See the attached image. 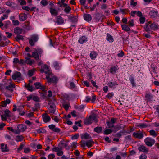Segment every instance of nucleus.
<instances>
[{
    "label": "nucleus",
    "instance_id": "nucleus-1",
    "mask_svg": "<svg viewBox=\"0 0 159 159\" xmlns=\"http://www.w3.org/2000/svg\"><path fill=\"white\" fill-rule=\"evenodd\" d=\"M46 78L49 83H52L54 85L56 84L58 81L57 78L53 75L52 73H49L47 75Z\"/></svg>",
    "mask_w": 159,
    "mask_h": 159
},
{
    "label": "nucleus",
    "instance_id": "nucleus-2",
    "mask_svg": "<svg viewBox=\"0 0 159 159\" xmlns=\"http://www.w3.org/2000/svg\"><path fill=\"white\" fill-rule=\"evenodd\" d=\"M28 39L30 44L31 46H33L34 45L35 43L38 41V36L37 34H34L31 35L30 38Z\"/></svg>",
    "mask_w": 159,
    "mask_h": 159
},
{
    "label": "nucleus",
    "instance_id": "nucleus-3",
    "mask_svg": "<svg viewBox=\"0 0 159 159\" xmlns=\"http://www.w3.org/2000/svg\"><path fill=\"white\" fill-rule=\"evenodd\" d=\"M4 114L1 115V117L2 121H5L7 120V118H8L11 116V113L8 109H6L4 111Z\"/></svg>",
    "mask_w": 159,
    "mask_h": 159
},
{
    "label": "nucleus",
    "instance_id": "nucleus-4",
    "mask_svg": "<svg viewBox=\"0 0 159 159\" xmlns=\"http://www.w3.org/2000/svg\"><path fill=\"white\" fill-rule=\"evenodd\" d=\"M15 87V85L13 84H11L9 85L6 87V89L7 90V91L5 93V96L7 97H11L10 94H8L7 93H11L13 91L12 89Z\"/></svg>",
    "mask_w": 159,
    "mask_h": 159
},
{
    "label": "nucleus",
    "instance_id": "nucleus-5",
    "mask_svg": "<svg viewBox=\"0 0 159 159\" xmlns=\"http://www.w3.org/2000/svg\"><path fill=\"white\" fill-rule=\"evenodd\" d=\"M27 128L26 126L25 125L19 124L18 125L17 127V134H19L20 132L25 131Z\"/></svg>",
    "mask_w": 159,
    "mask_h": 159
},
{
    "label": "nucleus",
    "instance_id": "nucleus-6",
    "mask_svg": "<svg viewBox=\"0 0 159 159\" xmlns=\"http://www.w3.org/2000/svg\"><path fill=\"white\" fill-rule=\"evenodd\" d=\"M49 71L50 69L48 66L46 64H44L42 66V69L40 70L42 73H45L47 75L49 73H52Z\"/></svg>",
    "mask_w": 159,
    "mask_h": 159
},
{
    "label": "nucleus",
    "instance_id": "nucleus-7",
    "mask_svg": "<svg viewBox=\"0 0 159 159\" xmlns=\"http://www.w3.org/2000/svg\"><path fill=\"white\" fill-rule=\"evenodd\" d=\"M49 113L50 114H53L55 111L56 106L55 105L52 103H49Z\"/></svg>",
    "mask_w": 159,
    "mask_h": 159
},
{
    "label": "nucleus",
    "instance_id": "nucleus-8",
    "mask_svg": "<svg viewBox=\"0 0 159 159\" xmlns=\"http://www.w3.org/2000/svg\"><path fill=\"white\" fill-rule=\"evenodd\" d=\"M68 142L69 141H67V142H66L64 140L61 141L59 143L58 146L61 149L64 147L66 148V149H69L70 148L68 146V144L66 143V142Z\"/></svg>",
    "mask_w": 159,
    "mask_h": 159
},
{
    "label": "nucleus",
    "instance_id": "nucleus-9",
    "mask_svg": "<svg viewBox=\"0 0 159 159\" xmlns=\"http://www.w3.org/2000/svg\"><path fill=\"white\" fill-rule=\"evenodd\" d=\"M149 14L152 18H154L158 16V11L157 10H153L150 11Z\"/></svg>",
    "mask_w": 159,
    "mask_h": 159
},
{
    "label": "nucleus",
    "instance_id": "nucleus-10",
    "mask_svg": "<svg viewBox=\"0 0 159 159\" xmlns=\"http://www.w3.org/2000/svg\"><path fill=\"white\" fill-rule=\"evenodd\" d=\"M5 4L11 8L15 9L17 7L16 4L14 2L9 0L5 2Z\"/></svg>",
    "mask_w": 159,
    "mask_h": 159
},
{
    "label": "nucleus",
    "instance_id": "nucleus-11",
    "mask_svg": "<svg viewBox=\"0 0 159 159\" xmlns=\"http://www.w3.org/2000/svg\"><path fill=\"white\" fill-rule=\"evenodd\" d=\"M133 135L136 138L140 139L143 138L144 133L142 132H134L133 133Z\"/></svg>",
    "mask_w": 159,
    "mask_h": 159
},
{
    "label": "nucleus",
    "instance_id": "nucleus-12",
    "mask_svg": "<svg viewBox=\"0 0 159 159\" xmlns=\"http://www.w3.org/2000/svg\"><path fill=\"white\" fill-rule=\"evenodd\" d=\"M48 127L51 130L54 132L59 133L61 131V129L59 128L56 127L53 124L49 125Z\"/></svg>",
    "mask_w": 159,
    "mask_h": 159
},
{
    "label": "nucleus",
    "instance_id": "nucleus-13",
    "mask_svg": "<svg viewBox=\"0 0 159 159\" xmlns=\"http://www.w3.org/2000/svg\"><path fill=\"white\" fill-rule=\"evenodd\" d=\"M21 75V74L20 72H16L12 75V77L13 80L16 81L20 80Z\"/></svg>",
    "mask_w": 159,
    "mask_h": 159
},
{
    "label": "nucleus",
    "instance_id": "nucleus-14",
    "mask_svg": "<svg viewBox=\"0 0 159 159\" xmlns=\"http://www.w3.org/2000/svg\"><path fill=\"white\" fill-rule=\"evenodd\" d=\"M138 149L140 152H142L144 153H147L148 152V149L142 145H140Z\"/></svg>",
    "mask_w": 159,
    "mask_h": 159
},
{
    "label": "nucleus",
    "instance_id": "nucleus-15",
    "mask_svg": "<svg viewBox=\"0 0 159 159\" xmlns=\"http://www.w3.org/2000/svg\"><path fill=\"white\" fill-rule=\"evenodd\" d=\"M25 63L30 65H31L34 63V60L30 58L25 57Z\"/></svg>",
    "mask_w": 159,
    "mask_h": 159
},
{
    "label": "nucleus",
    "instance_id": "nucleus-16",
    "mask_svg": "<svg viewBox=\"0 0 159 159\" xmlns=\"http://www.w3.org/2000/svg\"><path fill=\"white\" fill-rule=\"evenodd\" d=\"M144 142L147 145L151 147L155 143L154 140H144Z\"/></svg>",
    "mask_w": 159,
    "mask_h": 159
},
{
    "label": "nucleus",
    "instance_id": "nucleus-17",
    "mask_svg": "<svg viewBox=\"0 0 159 159\" xmlns=\"http://www.w3.org/2000/svg\"><path fill=\"white\" fill-rule=\"evenodd\" d=\"M56 23L57 24H61L64 23L63 18L60 16H58L57 17Z\"/></svg>",
    "mask_w": 159,
    "mask_h": 159
},
{
    "label": "nucleus",
    "instance_id": "nucleus-18",
    "mask_svg": "<svg viewBox=\"0 0 159 159\" xmlns=\"http://www.w3.org/2000/svg\"><path fill=\"white\" fill-rule=\"evenodd\" d=\"M68 19L73 22H76L77 21V17L73 15L68 16Z\"/></svg>",
    "mask_w": 159,
    "mask_h": 159
},
{
    "label": "nucleus",
    "instance_id": "nucleus-19",
    "mask_svg": "<svg viewBox=\"0 0 159 159\" xmlns=\"http://www.w3.org/2000/svg\"><path fill=\"white\" fill-rule=\"evenodd\" d=\"M119 69V68L117 65L111 67L110 69V72L112 74H114Z\"/></svg>",
    "mask_w": 159,
    "mask_h": 159
},
{
    "label": "nucleus",
    "instance_id": "nucleus-20",
    "mask_svg": "<svg viewBox=\"0 0 159 159\" xmlns=\"http://www.w3.org/2000/svg\"><path fill=\"white\" fill-rule=\"evenodd\" d=\"M10 102L9 99H7L5 101H2L1 102L0 106L2 107H6L7 104H9L10 103Z\"/></svg>",
    "mask_w": 159,
    "mask_h": 159
},
{
    "label": "nucleus",
    "instance_id": "nucleus-21",
    "mask_svg": "<svg viewBox=\"0 0 159 159\" xmlns=\"http://www.w3.org/2000/svg\"><path fill=\"white\" fill-rule=\"evenodd\" d=\"M87 41V39L85 36H83L79 38L78 42L80 44H83Z\"/></svg>",
    "mask_w": 159,
    "mask_h": 159
},
{
    "label": "nucleus",
    "instance_id": "nucleus-22",
    "mask_svg": "<svg viewBox=\"0 0 159 159\" xmlns=\"http://www.w3.org/2000/svg\"><path fill=\"white\" fill-rule=\"evenodd\" d=\"M43 120L45 123L49 122L51 120V118L50 117L46 114H45L43 115Z\"/></svg>",
    "mask_w": 159,
    "mask_h": 159
},
{
    "label": "nucleus",
    "instance_id": "nucleus-23",
    "mask_svg": "<svg viewBox=\"0 0 159 159\" xmlns=\"http://www.w3.org/2000/svg\"><path fill=\"white\" fill-rule=\"evenodd\" d=\"M89 117L92 121L93 120L95 123L98 122L97 116L96 114L93 113Z\"/></svg>",
    "mask_w": 159,
    "mask_h": 159
},
{
    "label": "nucleus",
    "instance_id": "nucleus-24",
    "mask_svg": "<svg viewBox=\"0 0 159 159\" xmlns=\"http://www.w3.org/2000/svg\"><path fill=\"white\" fill-rule=\"evenodd\" d=\"M27 18V16L25 13H22L19 15V19L21 21H24Z\"/></svg>",
    "mask_w": 159,
    "mask_h": 159
},
{
    "label": "nucleus",
    "instance_id": "nucleus-25",
    "mask_svg": "<svg viewBox=\"0 0 159 159\" xmlns=\"http://www.w3.org/2000/svg\"><path fill=\"white\" fill-rule=\"evenodd\" d=\"M1 149L2 150L3 152H8L9 150L7 148V145H4V144L2 143L1 144Z\"/></svg>",
    "mask_w": 159,
    "mask_h": 159
},
{
    "label": "nucleus",
    "instance_id": "nucleus-26",
    "mask_svg": "<svg viewBox=\"0 0 159 159\" xmlns=\"http://www.w3.org/2000/svg\"><path fill=\"white\" fill-rule=\"evenodd\" d=\"M14 31L16 34L17 35H19L22 32L23 30L19 27H16L14 29Z\"/></svg>",
    "mask_w": 159,
    "mask_h": 159
},
{
    "label": "nucleus",
    "instance_id": "nucleus-27",
    "mask_svg": "<svg viewBox=\"0 0 159 159\" xmlns=\"http://www.w3.org/2000/svg\"><path fill=\"white\" fill-rule=\"evenodd\" d=\"M11 25V23L10 21H6L4 23L3 26L2 28V30H4L5 29H7Z\"/></svg>",
    "mask_w": 159,
    "mask_h": 159
},
{
    "label": "nucleus",
    "instance_id": "nucleus-28",
    "mask_svg": "<svg viewBox=\"0 0 159 159\" xmlns=\"http://www.w3.org/2000/svg\"><path fill=\"white\" fill-rule=\"evenodd\" d=\"M98 54L97 52L94 51L91 52L90 56L92 59H95L97 56Z\"/></svg>",
    "mask_w": 159,
    "mask_h": 159
},
{
    "label": "nucleus",
    "instance_id": "nucleus-29",
    "mask_svg": "<svg viewBox=\"0 0 159 159\" xmlns=\"http://www.w3.org/2000/svg\"><path fill=\"white\" fill-rule=\"evenodd\" d=\"M84 19L88 21H90L92 19L91 16L89 14H85L84 15Z\"/></svg>",
    "mask_w": 159,
    "mask_h": 159
},
{
    "label": "nucleus",
    "instance_id": "nucleus-30",
    "mask_svg": "<svg viewBox=\"0 0 159 159\" xmlns=\"http://www.w3.org/2000/svg\"><path fill=\"white\" fill-rule=\"evenodd\" d=\"M50 12L52 15H57L58 14V11L56 9L50 7Z\"/></svg>",
    "mask_w": 159,
    "mask_h": 159
},
{
    "label": "nucleus",
    "instance_id": "nucleus-31",
    "mask_svg": "<svg viewBox=\"0 0 159 159\" xmlns=\"http://www.w3.org/2000/svg\"><path fill=\"white\" fill-rule=\"evenodd\" d=\"M62 106L63 108L66 111H67L69 107H70V104L69 102H65L62 104Z\"/></svg>",
    "mask_w": 159,
    "mask_h": 159
},
{
    "label": "nucleus",
    "instance_id": "nucleus-32",
    "mask_svg": "<svg viewBox=\"0 0 159 159\" xmlns=\"http://www.w3.org/2000/svg\"><path fill=\"white\" fill-rule=\"evenodd\" d=\"M92 121L90 117L87 119L84 120V123L86 125H89L91 124L92 123Z\"/></svg>",
    "mask_w": 159,
    "mask_h": 159
},
{
    "label": "nucleus",
    "instance_id": "nucleus-33",
    "mask_svg": "<svg viewBox=\"0 0 159 159\" xmlns=\"http://www.w3.org/2000/svg\"><path fill=\"white\" fill-rule=\"evenodd\" d=\"M130 83L132 87L136 86V84L135 82L134 79L133 77H131L129 78Z\"/></svg>",
    "mask_w": 159,
    "mask_h": 159
},
{
    "label": "nucleus",
    "instance_id": "nucleus-34",
    "mask_svg": "<svg viewBox=\"0 0 159 159\" xmlns=\"http://www.w3.org/2000/svg\"><path fill=\"white\" fill-rule=\"evenodd\" d=\"M53 65L56 69L59 70L61 66L60 63L57 61H55L53 63Z\"/></svg>",
    "mask_w": 159,
    "mask_h": 159
},
{
    "label": "nucleus",
    "instance_id": "nucleus-35",
    "mask_svg": "<svg viewBox=\"0 0 159 159\" xmlns=\"http://www.w3.org/2000/svg\"><path fill=\"white\" fill-rule=\"evenodd\" d=\"M94 142L92 141V140H89L86 142V145L88 148H90L92 146L93 144H94Z\"/></svg>",
    "mask_w": 159,
    "mask_h": 159
},
{
    "label": "nucleus",
    "instance_id": "nucleus-36",
    "mask_svg": "<svg viewBox=\"0 0 159 159\" xmlns=\"http://www.w3.org/2000/svg\"><path fill=\"white\" fill-rule=\"evenodd\" d=\"M122 28L124 30L126 31H128L130 30V28L127 25H123L121 26Z\"/></svg>",
    "mask_w": 159,
    "mask_h": 159
},
{
    "label": "nucleus",
    "instance_id": "nucleus-37",
    "mask_svg": "<svg viewBox=\"0 0 159 159\" xmlns=\"http://www.w3.org/2000/svg\"><path fill=\"white\" fill-rule=\"evenodd\" d=\"M107 40L110 42H113L114 39L112 36H111L109 34H107L106 37Z\"/></svg>",
    "mask_w": 159,
    "mask_h": 159
},
{
    "label": "nucleus",
    "instance_id": "nucleus-38",
    "mask_svg": "<svg viewBox=\"0 0 159 159\" xmlns=\"http://www.w3.org/2000/svg\"><path fill=\"white\" fill-rule=\"evenodd\" d=\"M32 57H34L35 59L37 60L39 59V56L35 50L34 52H32Z\"/></svg>",
    "mask_w": 159,
    "mask_h": 159
},
{
    "label": "nucleus",
    "instance_id": "nucleus-39",
    "mask_svg": "<svg viewBox=\"0 0 159 159\" xmlns=\"http://www.w3.org/2000/svg\"><path fill=\"white\" fill-rule=\"evenodd\" d=\"M36 71L35 68H33L28 71V75L30 76H32Z\"/></svg>",
    "mask_w": 159,
    "mask_h": 159
},
{
    "label": "nucleus",
    "instance_id": "nucleus-40",
    "mask_svg": "<svg viewBox=\"0 0 159 159\" xmlns=\"http://www.w3.org/2000/svg\"><path fill=\"white\" fill-rule=\"evenodd\" d=\"M118 84L117 82H115L113 83L111 82H110L108 83V85L109 87L111 88L114 87L116 85H118Z\"/></svg>",
    "mask_w": 159,
    "mask_h": 159
},
{
    "label": "nucleus",
    "instance_id": "nucleus-41",
    "mask_svg": "<svg viewBox=\"0 0 159 159\" xmlns=\"http://www.w3.org/2000/svg\"><path fill=\"white\" fill-rule=\"evenodd\" d=\"M90 138L89 135L87 133H85L84 134L81 135V138L82 139H88Z\"/></svg>",
    "mask_w": 159,
    "mask_h": 159
},
{
    "label": "nucleus",
    "instance_id": "nucleus-42",
    "mask_svg": "<svg viewBox=\"0 0 159 159\" xmlns=\"http://www.w3.org/2000/svg\"><path fill=\"white\" fill-rule=\"evenodd\" d=\"M37 132L38 133H44L46 132V130L43 128H40L39 129L36 130Z\"/></svg>",
    "mask_w": 159,
    "mask_h": 159
},
{
    "label": "nucleus",
    "instance_id": "nucleus-43",
    "mask_svg": "<svg viewBox=\"0 0 159 159\" xmlns=\"http://www.w3.org/2000/svg\"><path fill=\"white\" fill-rule=\"evenodd\" d=\"M102 130V127H96L94 129V131L98 133H100L101 132Z\"/></svg>",
    "mask_w": 159,
    "mask_h": 159
},
{
    "label": "nucleus",
    "instance_id": "nucleus-44",
    "mask_svg": "<svg viewBox=\"0 0 159 159\" xmlns=\"http://www.w3.org/2000/svg\"><path fill=\"white\" fill-rule=\"evenodd\" d=\"M71 10V8L70 7V6H67L65 8L64 11L66 13L68 14L70 11Z\"/></svg>",
    "mask_w": 159,
    "mask_h": 159
},
{
    "label": "nucleus",
    "instance_id": "nucleus-45",
    "mask_svg": "<svg viewBox=\"0 0 159 159\" xmlns=\"http://www.w3.org/2000/svg\"><path fill=\"white\" fill-rule=\"evenodd\" d=\"M113 131V130H112L111 129H106L104 133L103 134H109L111 133Z\"/></svg>",
    "mask_w": 159,
    "mask_h": 159
},
{
    "label": "nucleus",
    "instance_id": "nucleus-46",
    "mask_svg": "<svg viewBox=\"0 0 159 159\" xmlns=\"http://www.w3.org/2000/svg\"><path fill=\"white\" fill-rule=\"evenodd\" d=\"M150 25L149 24H148L145 26L144 29L146 31L148 32L151 30V28L150 27Z\"/></svg>",
    "mask_w": 159,
    "mask_h": 159
},
{
    "label": "nucleus",
    "instance_id": "nucleus-47",
    "mask_svg": "<svg viewBox=\"0 0 159 159\" xmlns=\"http://www.w3.org/2000/svg\"><path fill=\"white\" fill-rule=\"evenodd\" d=\"M145 97L148 100H150L152 98L153 96L150 93H146L145 95Z\"/></svg>",
    "mask_w": 159,
    "mask_h": 159
},
{
    "label": "nucleus",
    "instance_id": "nucleus-48",
    "mask_svg": "<svg viewBox=\"0 0 159 159\" xmlns=\"http://www.w3.org/2000/svg\"><path fill=\"white\" fill-rule=\"evenodd\" d=\"M35 51L38 53L39 56L41 57V55L43 52V51L41 49H38L35 50Z\"/></svg>",
    "mask_w": 159,
    "mask_h": 159
},
{
    "label": "nucleus",
    "instance_id": "nucleus-49",
    "mask_svg": "<svg viewBox=\"0 0 159 159\" xmlns=\"http://www.w3.org/2000/svg\"><path fill=\"white\" fill-rule=\"evenodd\" d=\"M149 133L151 135L153 136L154 137H155L157 136V134L156 132L153 130H152L149 131Z\"/></svg>",
    "mask_w": 159,
    "mask_h": 159
},
{
    "label": "nucleus",
    "instance_id": "nucleus-50",
    "mask_svg": "<svg viewBox=\"0 0 159 159\" xmlns=\"http://www.w3.org/2000/svg\"><path fill=\"white\" fill-rule=\"evenodd\" d=\"M15 39L17 41H19L20 40H23L24 39L23 36L19 35H17Z\"/></svg>",
    "mask_w": 159,
    "mask_h": 159
},
{
    "label": "nucleus",
    "instance_id": "nucleus-51",
    "mask_svg": "<svg viewBox=\"0 0 159 159\" xmlns=\"http://www.w3.org/2000/svg\"><path fill=\"white\" fill-rule=\"evenodd\" d=\"M7 129L12 132L13 133L16 134H17V130L16 129H13L12 127H8L7 128Z\"/></svg>",
    "mask_w": 159,
    "mask_h": 159
},
{
    "label": "nucleus",
    "instance_id": "nucleus-52",
    "mask_svg": "<svg viewBox=\"0 0 159 159\" xmlns=\"http://www.w3.org/2000/svg\"><path fill=\"white\" fill-rule=\"evenodd\" d=\"M150 27L151 28V29L154 30L157 28V25L155 24H150Z\"/></svg>",
    "mask_w": 159,
    "mask_h": 159
},
{
    "label": "nucleus",
    "instance_id": "nucleus-53",
    "mask_svg": "<svg viewBox=\"0 0 159 159\" xmlns=\"http://www.w3.org/2000/svg\"><path fill=\"white\" fill-rule=\"evenodd\" d=\"M107 124L108 127L109 128H111L114 127V125L110 121L107 122Z\"/></svg>",
    "mask_w": 159,
    "mask_h": 159
},
{
    "label": "nucleus",
    "instance_id": "nucleus-54",
    "mask_svg": "<svg viewBox=\"0 0 159 159\" xmlns=\"http://www.w3.org/2000/svg\"><path fill=\"white\" fill-rule=\"evenodd\" d=\"M40 4L43 6H45L48 5V2L46 0H42Z\"/></svg>",
    "mask_w": 159,
    "mask_h": 159
},
{
    "label": "nucleus",
    "instance_id": "nucleus-55",
    "mask_svg": "<svg viewBox=\"0 0 159 159\" xmlns=\"http://www.w3.org/2000/svg\"><path fill=\"white\" fill-rule=\"evenodd\" d=\"M34 85L35 86L36 88L37 89H38L40 88V87H41V84L39 82H36L34 83Z\"/></svg>",
    "mask_w": 159,
    "mask_h": 159
},
{
    "label": "nucleus",
    "instance_id": "nucleus-56",
    "mask_svg": "<svg viewBox=\"0 0 159 159\" xmlns=\"http://www.w3.org/2000/svg\"><path fill=\"white\" fill-rule=\"evenodd\" d=\"M120 11L122 14H126L128 11V10L125 9H120Z\"/></svg>",
    "mask_w": 159,
    "mask_h": 159
},
{
    "label": "nucleus",
    "instance_id": "nucleus-57",
    "mask_svg": "<svg viewBox=\"0 0 159 159\" xmlns=\"http://www.w3.org/2000/svg\"><path fill=\"white\" fill-rule=\"evenodd\" d=\"M114 95L113 93H109L107 95L106 97L108 99L111 98Z\"/></svg>",
    "mask_w": 159,
    "mask_h": 159
},
{
    "label": "nucleus",
    "instance_id": "nucleus-58",
    "mask_svg": "<svg viewBox=\"0 0 159 159\" xmlns=\"http://www.w3.org/2000/svg\"><path fill=\"white\" fill-rule=\"evenodd\" d=\"M77 143L76 142L73 143L71 145V147L73 149H75L77 147Z\"/></svg>",
    "mask_w": 159,
    "mask_h": 159
},
{
    "label": "nucleus",
    "instance_id": "nucleus-59",
    "mask_svg": "<svg viewBox=\"0 0 159 159\" xmlns=\"http://www.w3.org/2000/svg\"><path fill=\"white\" fill-rule=\"evenodd\" d=\"M147 156L145 154H142L139 157V159H146Z\"/></svg>",
    "mask_w": 159,
    "mask_h": 159
},
{
    "label": "nucleus",
    "instance_id": "nucleus-60",
    "mask_svg": "<svg viewBox=\"0 0 159 159\" xmlns=\"http://www.w3.org/2000/svg\"><path fill=\"white\" fill-rule=\"evenodd\" d=\"M13 25H17L19 24V21L17 20H13L12 21Z\"/></svg>",
    "mask_w": 159,
    "mask_h": 159
},
{
    "label": "nucleus",
    "instance_id": "nucleus-61",
    "mask_svg": "<svg viewBox=\"0 0 159 159\" xmlns=\"http://www.w3.org/2000/svg\"><path fill=\"white\" fill-rule=\"evenodd\" d=\"M130 4L131 5L134 7L136 5L137 3L136 2H134V0H131Z\"/></svg>",
    "mask_w": 159,
    "mask_h": 159
},
{
    "label": "nucleus",
    "instance_id": "nucleus-62",
    "mask_svg": "<svg viewBox=\"0 0 159 159\" xmlns=\"http://www.w3.org/2000/svg\"><path fill=\"white\" fill-rule=\"evenodd\" d=\"M19 2L21 5H25L26 4V2L24 0H19Z\"/></svg>",
    "mask_w": 159,
    "mask_h": 159
},
{
    "label": "nucleus",
    "instance_id": "nucleus-63",
    "mask_svg": "<svg viewBox=\"0 0 159 159\" xmlns=\"http://www.w3.org/2000/svg\"><path fill=\"white\" fill-rule=\"evenodd\" d=\"M63 153V152L61 150H60L58 152H57V154L59 156H62Z\"/></svg>",
    "mask_w": 159,
    "mask_h": 159
},
{
    "label": "nucleus",
    "instance_id": "nucleus-64",
    "mask_svg": "<svg viewBox=\"0 0 159 159\" xmlns=\"http://www.w3.org/2000/svg\"><path fill=\"white\" fill-rule=\"evenodd\" d=\"M128 24L130 26L132 27L134 25V22L133 20L128 21Z\"/></svg>",
    "mask_w": 159,
    "mask_h": 159
}]
</instances>
